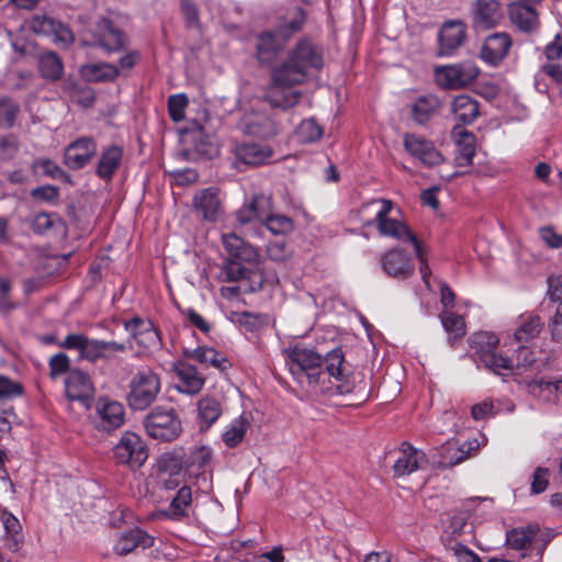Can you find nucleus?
Wrapping results in <instances>:
<instances>
[{"instance_id":"nucleus-1","label":"nucleus","mask_w":562,"mask_h":562,"mask_svg":"<svg viewBox=\"0 0 562 562\" xmlns=\"http://www.w3.org/2000/svg\"><path fill=\"white\" fill-rule=\"evenodd\" d=\"M324 53L310 38L300 40L289 52L286 60L273 68L271 77L278 85H300L311 70H321Z\"/></svg>"},{"instance_id":"nucleus-2","label":"nucleus","mask_w":562,"mask_h":562,"mask_svg":"<svg viewBox=\"0 0 562 562\" xmlns=\"http://www.w3.org/2000/svg\"><path fill=\"white\" fill-rule=\"evenodd\" d=\"M283 355L291 374L299 383H306L313 389L319 384L324 375L319 353L302 345H295L284 349Z\"/></svg>"},{"instance_id":"nucleus-3","label":"nucleus","mask_w":562,"mask_h":562,"mask_svg":"<svg viewBox=\"0 0 562 562\" xmlns=\"http://www.w3.org/2000/svg\"><path fill=\"white\" fill-rule=\"evenodd\" d=\"M304 23L303 11L296 8L293 12H289V16L280 23L274 32L267 31L261 33L257 38V57L260 63L268 64L283 49L286 41L297 31Z\"/></svg>"},{"instance_id":"nucleus-4","label":"nucleus","mask_w":562,"mask_h":562,"mask_svg":"<svg viewBox=\"0 0 562 562\" xmlns=\"http://www.w3.org/2000/svg\"><path fill=\"white\" fill-rule=\"evenodd\" d=\"M471 348L474 350L473 360L477 368L484 367L491 372L506 376L515 369L513 360L496 352L498 338L493 333L480 331L471 337Z\"/></svg>"},{"instance_id":"nucleus-5","label":"nucleus","mask_w":562,"mask_h":562,"mask_svg":"<svg viewBox=\"0 0 562 562\" xmlns=\"http://www.w3.org/2000/svg\"><path fill=\"white\" fill-rule=\"evenodd\" d=\"M160 378L148 367L139 369L131 379L126 401L133 411L149 407L160 392Z\"/></svg>"},{"instance_id":"nucleus-6","label":"nucleus","mask_w":562,"mask_h":562,"mask_svg":"<svg viewBox=\"0 0 562 562\" xmlns=\"http://www.w3.org/2000/svg\"><path fill=\"white\" fill-rule=\"evenodd\" d=\"M144 426L149 437L159 441H172L179 437L182 427L175 409L155 407L145 417Z\"/></svg>"},{"instance_id":"nucleus-7","label":"nucleus","mask_w":562,"mask_h":562,"mask_svg":"<svg viewBox=\"0 0 562 562\" xmlns=\"http://www.w3.org/2000/svg\"><path fill=\"white\" fill-rule=\"evenodd\" d=\"M479 75L480 68L473 61L439 66L435 69L436 83L448 90L463 89L473 83Z\"/></svg>"},{"instance_id":"nucleus-8","label":"nucleus","mask_w":562,"mask_h":562,"mask_svg":"<svg viewBox=\"0 0 562 562\" xmlns=\"http://www.w3.org/2000/svg\"><path fill=\"white\" fill-rule=\"evenodd\" d=\"M113 458L117 464L138 469L147 460L148 450L143 439L136 432L125 431L113 447Z\"/></svg>"},{"instance_id":"nucleus-9","label":"nucleus","mask_w":562,"mask_h":562,"mask_svg":"<svg viewBox=\"0 0 562 562\" xmlns=\"http://www.w3.org/2000/svg\"><path fill=\"white\" fill-rule=\"evenodd\" d=\"M375 202L381 203V209L378 211L374 221L376 228L382 236L392 237L404 243H411L413 246L419 241L417 236L404 222L389 217V214L393 209L392 201L382 199L376 200Z\"/></svg>"},{"instance_id":"nucleus-10","label":"nucleus","mask_w":562,"mask_h":562,"mask_svg":"<svg viewBox=\"0 0 562 562\" xmlns=\"http://www.w3.org/2000/svg\"><path fill=\"white\" fill-rule=\"evenodd\" d=\"M125 423L124 406L114 400L100 397L95 402L94 426L98 430L111 434Z\"/></svg>"},{"instance_id":"nucleus-11","label":"nucleus","mask_w":562,"mask_h":562,"mask_svg":"<svg viewBox=\"0 0 562 562\" xmlns=\"http://www.w3.org/2000/svg\"><path fill=\"white\" fill-rule=\"evenodd\" d=\"M27 29L35 34L52 37L53 42L69 45L74 42L70 29L46 13H36L26 21Z\"/></svg>"},{"instance_id":"nucleus-12","label":"nucleus","mask_w":562,"mask_h":562,"mask_svg":"<svg viewBox=\"0 0 562 562\" xmlns=\"http://www.w3.org/2000/svg\"><path fill=\"white\" fill-rule=\"evenodd\" d=\"M126 43L127 36L109 20H102L97 25L92 40L83 42L85 45L100 47L108 54L122 50Z\"/></svg>"},{"instance_id":"nucleus-13","label":"nucleus","mask_w":562,"mask_h":562,"mask_svg":"<svg viewBox=\"0 0 562 562\" xmlns=\"http://www.w3.org/2000/svg\"><path fill=\"white\" fill-rule=\"evenodd\" d=\"M403 144L407 153L424 166H438L443 160L441 153L435 147L434 143L424 136L414 133L405 134Z\"/></svg>"},{"instance_id":"nucleus-14","label":"nucleus","mask_w":562,"mask_h":562,"mask_svg":"<svg viewBox=\"0 0 562 562\" xmlns=\"http://www.w3.org/2000/svg\"><path fill=\"white\" fill-rule=\"evenodd\" d=\"M502 19L503 11L497 0H475L471 7L472 27L475 31L495 27Z\"/></svg>"},{"instance_id":"nucleus-15","label":"nucleus","mask_w":562,"mask_h":562,"mask_svg":"<svg viewBox=\"0 0 562 562\" xmlns=\"http://www.w3.org/2000/svg\"><path fill=\"white\" fill-rule=\"evenodd\" d=\"M124 328L144 350L155 351L160 348L159 334L149 319L135 316L124 322Z\"/></svg>"},{"instance_id":"nucleus-16","label":"nucleus","mask_w":562,"mask_h":562,"mask_svg":"<svg viewBox=\"0 0 562 562\" xmlns=\"http://www.w3.org/2000/svg\"><path fill=\"white\" fill-rule=\"evenodd\" d=\"M97 153V143L90 136H82L67 145L64 164L72 170L86 167Z\"/></svg>"},{"instance_id":"nucleus-17","label":"nucleus","mask_w":562,"mask_h":562,"mask_svg":"<svg viewBox=\"0 0 562 562\" xmlns=\"http://www.w3.org/2000/svg\"><path fill=\"white\" fill-rule=\"evenodd\" d=\"M512 45L513 41L508 33H493L484 40L480 58L487 65L496 67L506 58Z\"/></svg>"},{"instance_id":"nucleus-18","label":"nucleus","mask_w":562,"mask_h":562,"mask_svg":"<svg viewBox=\"0 0 562 562\" xmlns=\"http://www.w3.org/2000/svg\"><path fill=\"white\" fill-rule=\"evenodd\" d=\"M323 363L327 374L334 378L337 382H340L337 386L338 392L340 394L350 393L352 387L348 379L351 374V370L346 363L342 350L340 348H336L327 352L323 359Z\"/></svg>"},{"instance_id":"nucleus-19","label":"nucleus","mask_w":562,"mask_h":562,"mask_svg":"<svg viewBox=\"0 0 562 562\" xmlns=\"http://www.w3.org/2000/svg\"><path fill=\"white\" fill-rule=\"evenodd\" d=\"M173 372L177 378L175 387L180 393L191 396L196 395L205 384V379L199 373L198 369L186 361L176 362Z\"/></svg>"},{"instance_id":"nucleus-20","label":"nucleus","mask_w":562,"mask_h":562,"mask_svg":"<svg viewBox=\"0 0 562 562\" xmlns=\"http://www.w3.org/2000/svg\"><path fill=\"white\" fill-rule=\"evenodd\" d=\"M395 454L393 471L396 476L409 475L427 463L425 453L408 442H403Z\"/></svg>"},{"instance_id":"nucleus-21","label":"nucleus","mask_w":562,"mask_h":562,"mask_svg":"<svg viewBox=\"0 0 562 562\" xmlns=\"http://www.w3.org/2000/svg\"><path fill=\"white\" fill-rule=\"evenodd\" d=\"M467 38V25L461 20H450L443 23L438 34L439 54L451 55Z\"/></svg>"},{"instance_id":"nucleus-22","label":"nucleus","mask_w":562,"mask_h":562,"mask_svg":"<svg viewBox=\"0 0 562 562\" xmlns=\"http://www.w3.org/2000/svg\"><path fill=\"white\" fill-rule=\"evenodd\" d=\"M381 267L387 276L401 280L412 277L415 271L411 257L400 248L386 251L381 258Z\"/></svg>"},{"instance_id":"nucleus-23","label":"nucleus","mask_w":562,"mask_h":562,"mask_svg":"<svg viewBox=\"0 0 562 562\" xmlns=\"http://www.w3.org/2000/svg\"><path fill=\"white\" fill-rule=\"evenodd\" d=\"M59 347L68 350H77L79 357L91 363L101 360V340L91 339L83 334H69L59 344Z\"/></svg>"},{"instance_id":"nucleus-24","label":"nucleus","mask_w":562,"mask_h":562,"mask_svg":"<svg viewBox=\"0 0 562 562\" xmlns=\"http://www.w3.org/2000/svg\"><path fill=\"white\" fill-rule=\"evenodd\" d=\"M93 384L88 373L71 369L65 379V392L70 401H88L93 394Z\"/></svg>"},{"instance_id":"nucleus-25","label":"nucleus","mask_w":562,"mask_h":562,"mask_svg":"<svg viewBox=\"0 0 562 562\" xmlns=\"http://www.w3.org/2000/svg\"><path fill=\"white\" fill-rule=\"evenodd\" d=\"M154 546V537L140 528H131L119 535L113 550L119 555H126L136 548L147 549Z\"/></svg>"},{"instance_id":"nucleus-26","label":"nucleus","mask_w":562,"mask_h":562,"mask_svg":"<svg viewBox=\"0 0 562 562\" xmlns=\"http://www.w3.org/2000/svg\"><path fill=\"white\" fill-rule=\"evenodd\" d=\"M192 508V490L188 485H182L171 498L169 506L158 515L172 521H183L190 517Z\"/></svg>"},{"instance_id":"nucleus-27","label":"nucleus","mask_w":562,"mask_h":562,"mask_svg":"<svg viewBox=\"0 0 562 562\" xmlns=\"http://www.w3.org/2000/svg\"><path fill=\"white\" fill-rule=\"evenodd\" d=\"M193 206L202 215L203 220L215 222L222 211L218 189L210 187L199 191L193 198Z\"/></svg>"},{"instance_id":"nucleus-28","label":"nucleus","mask_w":562,"mask_h":562,"mask_svg":"<svg viewBox=\"0 0 562 562\" xmlns=\"http://www.w3.org/2000/svg\"><path fill=\"white\" fill-rule=\"evenodd\" d=\"M124 150L119 145H110L102 149L95 166V175L109 182L121 167Z\"/></svg>"},{"instance_id":"nucleus-29","label":"nucleus","mask_w":562,"mask_h":562,"mask_svg":"<svg viewBox=\"0 0 562 562\" xmlns=\"http://www.w3.org/2000/svg\"><path fill=\"white\" fill-rule=\"evenodd\" d=\"M271 212V199L265 194H255L251 200L236 211V220L245 225L255 221L262 223Z\"/></svg>"},{"instance_id":"nucleus-30","label":"nucleus","mask_w":562,"mask_h":562,"mask_svg":"<svg viewBox=\"0 0 562 562\" xmlns=\"http://www.w3.org/2000/svg\"><path fill=\"white\" fill-rule=\"evenodd\" d=\"M508 15L512 23L524 33L535 32L540 25L537 10L522 2L512 3Z\"/></svg>"},{"instance_id":"nucleus-31","label":"nucleus","mask_w":562,"mask_h":562,"mask_svg":"<svg viewBox=\"0 0 562 562\" xmlns=\"http://www.w3.org/2000/svg\"><path fill=\"white\" fill-rule=\"evenodd\" d=\"M222 243L232 258L249 263L256 262L259 258L257 249L235 233L223 234Z\"/></svg>"},{"instance_id":"nucleus-32","label":"nucleus","mask_w":562,"mask_h":562,"mask_svg":"<svg viewBox=\"0 0 562 562\" xmlns=\"http://www.w3.org/2000/svg\"><path fill=\"white\" fill-rule=\"evenodd\" d=\"M479 447L476 440L467 441L463 445L449 441L443 445L439 450V465L450 468L464 461L471 456V451L476 450Z\"/></svg>"},{"instance_id":"nucleus-33","label":"nucleus","mask_w":562,"mask_h":562,"mask_svg":"<svg viewBox=\"0 0 562 562\" xmlns=\"http://www.w3.org/2000/svg\"><path fill=\"white\" fill-rule=\"evenodd\" d=\"M196 420L199 428L202 431L210 429V427L217 422L223 413L222 403L210 395L202 396L196 403Z\"/></svg>"},{"instance_id":"nucleus-34","label":"nucleus","mask_w":562,"mask_h":562,"mask_svg":"<svg viewBox=\"0 0 562 562\" xmlns=\"http://www.w3.org/2000/svg\"><path fill=\"white\" fill-rule=\"evenodd\" d=\"M235 155L237 160L245 165L259 166L271 158L272 150L266 145L244 143L235 147Z\"/></svg>"},{"instance_id":"nucleus-35","label":"nucleus","mask_w":562,"mask_h":562,"mask_svg":"<svg viewBox=\"0 0 562 562\" xmlns=\"http://www.w3.org/2000/svg\"><path fill=\"white\" fill-rule=\"evenodd\" d=\"M80 75L88 82H111L120 76V69L111 63H89L80 67Z\"/></svg>"},{"instance_id":"nucleus-36","label":"nucleus","mask_w":562,"mask_h":562,"mask_svg":"<svg viewBox=\"0 0 562 562\" xmlns=\"http://www.w3.org/2000/svg\"><path fill=\"white\" fill-rule=\"evenodd\" d=\"M451 112L460 124H472L480 114L479 102L468 94L457 95L451 102Z\"/></svg>"},{"instance_id":"nucleus-37","label":"nucleus","mask_w":562,"mask_h":562,"mask_svg":"<svg viewBox=\"0 0 562 562\" xmlns=\"http://www.w3.org/2000/svg\"><path fill=\"white\" fill-rule=\"evenodd\" d=\"M272 83L266 93V100L271 106L289 109L299 103L301 93L286 89L293 85H278L273 80Z\"/></svg>"},{"instance_id":"nucleus-38","label":"nucleus","mask_w":562,"mask_h":562,"mask_svg":"<svg viewBox=\"0 0 562 562\" xmlns=\"http://www.w3.org/2000/svg\"><path fill=\"white\" fill-rule=\"evenodd\" d=\"M441 108V102L434 94L420 95L412 104V117L419 124L424 125L435 116Z\"/></svg>"},{"instance_id":"nucleus-39","label":"nucleus","mask_w":562,"mask_h":562,"mask_svg":"<svg viewBox=\"0 0 562 562\" xmlns=\"http://www.w3.org/2000/svg\"><path fill=\"white\" fill-rule=\"evenodd\" d=\"M183 355L188 359L196 360L203 364H210L220 371H225L231 367L226 357L214 348L198 347L195 349H184Z\"/></svg>"},{"instance_id":"nucleus-40","label":"nucleus","mask_w":562,"mask_h":562,"mask_svg":"<svg viewBox=\"0 0 562 562\" xmlns=\"http://www.w3.org/2000/svg\"><path fill=\"white\" fill-rule=\"evenodd\" d=\"M456 139L454 159L461 166H470L475 154V137L468 131H461Z\"/></svg>"},{"instance_id":"nucleus-41","label":"nucleus","mask_w":562,"mask_h":562,"mask_svg":"<svg viewBox=\"0 0 562 562\" xmlns=\"http://www.w3.org/2000/svg\"><path fill=\"white\" fill-rule=\"evenodd\" d=\"M250 426L249 418L241 414L233 419L222 434V440L227 448H236L245 438V435Z\"/></svg>"},{"instance_id":"nucleus-42","label":"nucleus","mask_w":562,"mask_h":562,"mask_svg":"<svg viewBox=\"0 0 562 562\" xmlns=\"http://www.w3.org/2000/svg\"><path fill=\"white\" fill-rule=\"evenodd\" d=\"M63 92L67 98L82 108H90L95 99L94 91L87 85L74 80H66L63 85Z\"/></svg>"},{"instance_id":"nucleus-43","label":"nucleus","mask_w":562,"mask_h":562,"mask_svg":"<svg viewBox=\"0 0 562 562\" xmlns=\"http://www.w3.org/2000/svg\"><path fill=\"white\" fill-rule=\"evenodd\" d=\"M543 323L540 316L535 314H524L519 317V325L515 331V339L518 342H527L536 338L542 330Z\"/></svg>"},{"instance_id":"nucleus-44","label":"nucleus","mask_w":562,"mask_h":562,"mask_svg":"<svg viewBox=\"0 0 562 562\" xmlns=\"http://www.w3.org/2000/svg\"><path fill=\"white\" fill-rule=\"evenodd\" d=\"M0 520L2 522L5 537L9 541L8 548L11 551H16L22 542V526L19 519L12 515L9 510H0Z\"/></svg>"},{"instance_id":"nucleus-45","label":"nucleus","mask_w":562,"mask_h":562,"mask_svg":"<svg viewBox=\"0 0 562 562\" xmlns=\"http://www.w3.org/2000/svg\"><path fill=\"white\" fill-rule=\"evenodd\" d=\"M41 75L48 80H58L64 72V64L60 57L54 52L41 54L38 59Z\"/></svg>"},{"instance_id":"nucleus-46","label":"nucleus","mask_w":562,"mask_h":562,"mask_svg":"<svg viewBox=\"0 0 562 562\" xmlns=\"http://www.w3.org/2000/svg\"><path fill=\"white\" fill-rule=\"evenodd\" d=\"M441 324L445 330L448 333V340L450 345H454V342L464 336V319L454 314L453 312H443L440 314Z\"/></svg>"},{"instance_id":"nucleus-47","label":"nucleus","mask_w":562,"mask_h":562,"mask_svg":"<svg viewBox=\"0 0 562 562\" xmlns=\"http://www.w3.org/2000/svg\"><path fill=\"white\" fill-rule=\"evenodd\" d=\"M536 537V530L531 527L515 528L507 532L506 542L514 550L527 549Z\"/></svg>"},{"instance_id":"nucleus-48","label":"nucleus","mask_w":562,"mask_h":562,"mask_svg":"<svg viewBox=\"0 0 562 562\" xmlns=\"http://www.w3.org/2000/svg\"><path fill=\"white\" fill-rule=\"evenodd\" d=\"M295 134L300 143L310 144L322 137L323 128L314 119H308L302 121Z\"/></svg>"},{"instance_id":"nucleus-49","label":"nucleus","mask_w":562,"mask_h":562,"mask_svg":"<svg viewBox=\"0 0 562 562\" xmlns=\"http://www.w3.org/2000/svg\"><path fill=\"white\" fill-rule=\"evenodd\" d=\"M262 223L274 235H284L294 228L293 221L289 216L270 212L263 217Z\"/></svg>"},{"instance_id":"nucleus-50","label":"nucleus","mask_w":562,"mask_h":562,"mask_svg":"<svg viewBox=\"0 0 562 562\" xmlns=\"http://www.w3.org/2000/svg\"><path fill=\"white\" fill-rule=\"evenodd\" d=\"M32 227L37 234H46L52 229L64 228V222L55 213H40L34 216Z\"/></svg>"},{"instance_id":"nucleus-51","label":"nucleus","mask_w":562,"mask_h":562,"mask_svg":"<svg viewBox=\"0 0 562 562\" xmlns=\"http://www.w3.org/2000/svg\"><path fill=\"white\" fill-rule=\"evenodd\" d=\"M247 268H245L240 262L228 259L226 260L220 273V279L224 282H244L246 278Z\"/></svg>"},{"instance_id":"nucleus-52","label":"nucleus","mask_w":562,"mask_h":562,"mask_svg":"<svg viewBox=\"0 0 562 562\" xmlns=\"http://www.w3.org/2000/svg\"><path fill=\"white\" fill-rule=\"evenodd\" d=\"M279 280L277 277L266 278L260 270L247 269L246 278L244 279L245 292L254 293L260 291L263 283L276 284Z\"/></svg>"},{"instance_id":"nucleus-53","label":"nucleus","mask_w":562,"mask_h":562,"mask_svg":"<svg viewBox=\"0 0 562 562\" xmlns=\"http://www.w3.org/2000/svg\"><path fill=\"white\" fill-rule=\"evenodd\" d=\"M20 112V106L12 99H0V127L10 128L13 126L16 116Z\"/></svg>"},{"instance_id":"nucleus-54","label":"nucleus","mask_w":562,"mask_h":562,"mask_svg":"<svg viewBox=\"0 0 562 562\" xmlns=\"http://www.w3.org/2000/svg\"><path fill=\"white\" fill-rule=\"evenodd\" d=\"M189 99L184 93L172 94L168 99V112L173 122H180L184 119L186 109Z\"/></svg>"},{"instance_id":"nucleus-55","label":"nucleus","mask_w":562,"mask_h":562,"mask_svg":"<svg viewBox=\"0 0 562 562\" xmlns=\"http://www.w3.org/2000/svg\"><path fill=\"white\" fill-rule=\"evenodd\" d=\"M179 4L187 26L199 30L201 22L198 3L194 0H179Z\"/></svg>"},{"instance_id":"nucleus-56","label":"nucleus","mask_w":562,"mask_h":562,"mask_svg":"<svg viewBox=\"0 0 562 562\" xmlns=\"http://www.w3.org/2000/svg\"><path fill=\"white\" fill-rule=\"evenodd\" d=\"M22 385L0 375V406H9L7 400L21 395Z\"/></svg>"},{"instance_id":"nucleus-57","label":"nucleus","mask_w":562,"mask_h":562,"mask_svg":"<svg viewBox=\"0 0 562 562\" xmlns=\"http://www.w3.org/2000/svg\"><path fill=\"white\" fill-rule=\"evenodd\" d=\"M35 168L53 179L69 180V175L50 159H38L35 162Z\"/></svg>"},{"instance_id":"nucleus-58","label":"nucleus","mask_w":562,"mask_h":562,"mask_svg":"<svg viewBox=\"0 0 562 562\" xmlns=\"http://www.w3.org/2000/svg\"><path fill=\"white\" fill-rule=\"evenodd\" d=\"M18 150L19 143L13 135L0 136V161L12 159Z\"/></svg>"},{"instance_id":"nucleus-59","label":"nucleus","mask_w":562,"mask_h":562,"mask_svg":"<svg viewBox=\"0 0 562 562\" xmlns=\"http://www.w3.org/2000/svg\"><path fill=\"white\" fill-rule=\"evenodd\" d=\"M48 366H49V370H50V375L53 378H56L66 372L68 373L70 371L69 370V366H70L69 357L63 352L54 355L49 359Z\"/></svg>"},{"instance_id":"nucleus-60","label":"nucleus","mask_w":562,"mask_h":562,"mask_svg":"<svg viewBox=\"0 0 562 562\" xmlns=\"http://www.w3.org/2000/svg\"><path fill=\"white\" fill-rule=\"evenodd\" d=\"M211 456L210 448L205 446L195 447L188 458V464L201 469L210 462Z\"/></svg>"},{"instance_id":"nucleus-61","label":"nucleus","mask_w":562,"mask_h":562,"mask_svg":"<svg viewBox=\"0 0 562 562\" xmlns=\"http://www.w3.org/2000/svg\"><path fill=\"white\" fill-rule=\"evenodd\" d=\"M267 254L273 261H284L291 256V250L284 241L278 240L268 244Z\"/></svg>"},{"instance_id":"nucleus-62","label":"nucleus","mask_w":562,"mask_h":562,"mask_svg":"<svg viewBox=\"0 0 562 562\" xmlns=\"http://www.w3.org/2000/svg\"><path fill=\"white\" fill-rule=\"evenodd\" d=\"M549 484V470L546 468L538 467L531 480V493L540 494L543 493Z\"/></svg>"},{"instance_id":"nucleus-63","label":"nucleus","mask_w":562,"mask_h":562,"mask_svg":"<svg viewBox=\"0 0 562 562\" xmlns=\"http://www.w3.org/2000/svg\"><path fill=\"white\" fill-rule=\"evenodd\" d=\"M31 196L35 200L55 203L58 201L59 192L54 186H41L31 191Z\"/></svg>"},{"instance_id":"nucleus-64","label":"nucleus","mask_w":562,"mask_h":562,"mask_svg":"<svg viewBox=\"0 0 562 562\" xmlns=\"http://www.w3.org/2000/svg\"><path fill=\"white\" fill-rule=\"evenodd\" d=\"M451 550L453 551L457 562H482L472 550H470L462 543H453L451 546Z\"/></svg>"}]
</instances>
